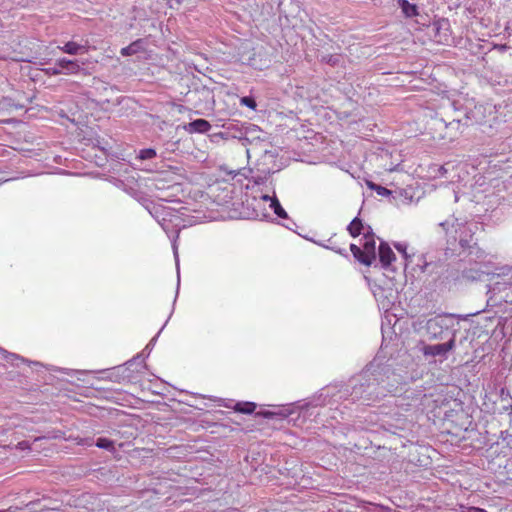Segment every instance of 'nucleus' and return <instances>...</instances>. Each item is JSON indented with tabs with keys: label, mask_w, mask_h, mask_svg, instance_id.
I'll list each match as a JSON object with an SVG mask.
<instances>
[{
	"label": "nucleus",
	"mask_w": 512,
	"mask_h": 512,
	"mask_svg": "<svg viewBox=\"0 0 512 512\" xmlns=\"http://www.w3.org/2000/svg\"><path fill=\"white\" fill-rule=\"evenodd\" d=\"M508 279H509L510 286L512 287V274H511V277Z\"/></svg>",
	"instance_id": "nucleus-41"
},
{
	"label": "nucleus",
	"mask_w": 512,
	"mask_h": 512,
	"mask_svg": "<svg viewBox=\"0 0 512 512\" xmlns=\"http://www.w3.org/2000/svg\"><path fill=\"white\" fill-rule=\"evenodd\" d=\"M157 336H158V335H156L154 338H152V339L150 340V342H149V343L147 344V346L145 347L144 351H148V353L151 351V349H152L153 345H154V344H155V342H156Z\"/></svg>",
	"instance_id": "nucleus-30"
},
{
	"label": "nucleus",
	"mask_w": 512,
	"mask_h": 512,
	"mask_svg": "<svg viewBox=\"0 0 512 512\" xmlns=\"http://www.w3.org/2000/svg\"><path fill=\"white\" fill-rule=\"evenodd\" d=\"M233 409L243 414H251L256 409V404L253 402H238L233 406Z\"/></svg>",
	"instance_id": "nucleus-15"
},
{
	"label": "nucleus",
	"mask_w": 512,
	"mask_h": 512,
	"mask_svg": "<svg viewBox=\"0 0 512 512\" xmlns=\"http://www.w3.org/2000/svg\"><path fill=\"white\" fill-rule=\"evenodd\" d=\"M18 447L20 449H27V448H29V444L26 441H21V442L18 443Z\"/></svg>",
	"instance_id": "nucleus-33"
},
{
	"label": "nucleus",
	"mask_w": 512,
	"mask_h": 512,
	"mask_svg": "<svg viewBox=\"0 0 512 512\" xmlns=\"http://www.w3.org/2000/svg\"><path fill=\"white\" fill-rule=\"evenodd\" d=\"M499 280L495 281L489 286L488 293L493 295H499L500 300H504L505 302L512 301L510 292L512 294V287L510 286L508 278H499Z\"/></svg>",
	"instance_id": "nucleus-6"
},
{
	"label": "nucleus",
	"mask_w": 512,
	"mask_h": 512,
	"mask_svg": "<svg viewBox=\"0 0 512 512\" xmlns=\"http://www.w3.org/2000/svg\"><path fill=\"white\" fill-rule=\"evenodd\" d=\"M142 205L149 214L159 223L168 237L173 241V250L176 258L177 275H179V260L177 254L176 240L179 237L181 228L185 227L182 213L178 210L165 206L161 203H155L148 199H143ZM180 276H178V282Z\"/></svg>",
	"instance_id": "nucleus-2"
},
{
	"label": "nucleus",
	"mask_w": 512,
	"mask_h": 512,
	"mask_svg": "<svg viewBox=\"0 0 512 512\" xmlns=\"http://www.w3.org/2000/svg\"><path fill=\"white\" fill-rule=\"evenodd\" d=\"M455 335H456V331L453 330L452 336L447 342L424 346L423 354L425 356H432V357L442 356V357L446 358L447 353L455 348Z\"/></svg>",
	"instance_id": "nucleus-5"
},
{
	"label": "nucleus",
	"mask_w": 512,
	"mask_h": 512,
	"mask_svg": "<svg viewBox=\"0 0 512 512\" xmlns=\"http://www.w3.org/2000/svg\"><path fill=\"white\" fill-rule=\"evenodd\" d=\"M222 405H223L224 407H226V408H230V407H231V406H230L229 404H227V403H223Z\"/></svg>",
	"instance_id": "nucleus-40"
},
{
	"label": "nucleus",
	"mask_w": 512,
	"mask_h": 512,
	"mask_svg": "<svg viewBox=\"0 0 512 512\" xmlns=\"http://www.w3.org/2000/svg\"><path fill=\"white\" fill-rule=\"evenodd\" d=\"M425 397V394L422 393V391H419L418 393L406 392L405 398L412 400L411 403L407 404L408 406H417L422 403V399Z\"/></svg>",
	"instance_id": "nucleus-19"
},
{
	"label": "nucleus",
	"mask_w": 512,
	"mask_h": 512,
	"mask_svg": "<svg viewBox=\"0 0 512 512\" xmlns=\"http://www.w3.org/2000/svg\"><path fill=\"white\" fill-rule=\"evenodd\" d=\"M44 500H37V501H32V502H29L26 507H28L31 511H34V512H40V511H43V510H46V509H50L46 504H43Z\"/></svg>",
	"instance_id": "nucleus-21"
},
{
	"label": "nucleus",
	"mask_w": 512,
	"mask_h": 512,
	"mask_svg": "<svg viewBox=\"0 0 512 512\" xmlns=\"http://www.w3.org/2000/svg\"><path fill=\"white\" fill-rule=\"evenodd\" d=\"M56 65L62 70V74L75 75L81 70V66L77 60H70L67 58H60L56 61Z\"/></svg>",
	"instance_id": "nucleus-9"
},
{
	"label": "nucleus",
	"mask_w": 512,
	"mask_h": 512,
	"mask_svg": "<svg viewBox=\"0 0 512 512\" xmlns=\"http://www.w3.org/2000/svg\"><path fill=\"white\" fill-rule=\"evenodd\" d=\"M454 326L453 315H437L427 320L425 332L429 340H443L445 333Z\"/></svg>",
	"instance_id": "nucleus-4"
},
{
	"label": "nucleus",
	"mask_w": 512,
	"mask_h": 512,
	"mask_svg": "<svg viewBox=\"0 0 512 512\" xmlns=\"http://www.w3.org/2000/svg\"><path fill=\"white\" fill-rule=\"evenodd\" d=\"M142 354L137 355L132 360H129L125 363V369H130L134 365H142L143 363Z\"/></svg>",
	"instance_id": "nucleus-25"
},
{
	"label": "nucleus",
	"mask_w": 512,
	"mask_h": 512,
	"mask_svg": "<svg viewBox=\"0 0 512 512\" xmlns=\"http://www.w3.org/2000/svg\"><path fill=\"white\" fill-rule=\"evenodd\" d=\"M48 75H59L62 74V70L56 64L53 67H49L45 70Z\"/></svg>",
	"instance_id": "nucleus-28"
},
{
	"label": "nucleus",
	"mask_w": 512,
	"mask_h": 512,
	"mask_svg": "<svg viewBox=\"0 0 512 512\" xmlns=\"http://www.w3.org/2000/svg\"><path fill=\"white\" fill-rule=\"evenodd\" d=\"M509 396V392H506V395H504V398H507Z\"/></svg>",
	"instance_id": "nucleus-44"
},
{
	"label": "nucleus",
	"mask_w": 512,
	"mask_h": 512,
	"mask_svg": "<svg viewBox=\"0 0 512 512\" xmlns=\"http://www.w3.org/2000/svg\"><path fill=\"white\" fill-rule=\"evenodd\" d=\"M58 49L69 55H79L88 52L87 45L78 44L74 41H68L63 46H58Z\"/></svg>",
	"instance_id": "nucleus-11"
},
{
	"label": "nucleus",
	"mask_w": 512,
	"mask_h": 512,
	"mask_svg": "<svg viewBox=\"0 0 512 512\" xmlns=\"http://www.w3.org/2000/svg\"><path fill=\"white\" fill-rule=\"evenodd\" d=\"M240 103L248 108L255 109L257 104L256 101L249 96L242 97Z\"/></svg>",
	"instance_id": "nucleus-24"
},
{
	"label": "nucleus",
	"mask_w": 512,
	"mask_h": 512,
	"mask_svg": "<svg viewBox=\"0 0 512 512\" xmlns=\"http://www.w3.org/2000/svg\"><path fill=\"white\" fill-rule=\"evenodd\" d=\"M366 184L371 190H374L379 196H389L391 194V191L389 189L381 185L375 184L372 181H367Z\"/></svg>",
	"instance_id": "nucleus-18"
},
{
	"label": "nucleus",
	"mask_w": 512,
	"mask_h": 512,
	"mask_svg": "<svg viewBox=\"0 0 512 512\" xmlns=\"http://www.w3.org/2000/svg\"><path fill=\"white\" fill-rule=\"evenodd\" d=\"M439 171H440L441 174H445L447 172V169L444 166H441L439 168Z\"/></svg>",
	"instance_id": "nucleus-38"
},
{
	"label": "nucleus",
	"mask_w": 512,
	"mask_h": 512,
	"mask_svg": "<svg viewBox=\"0 0 512 512\" xmlns=\"http://www.w3.org/2000/svg\"><path fill=\"white\" fill-rule=\"evenodd\" d=\"M16 510H18V508H17V507H15V508L10 507V508H8L7 510H0V512H14V511H16Z\"/></svg>",
	"instance_id": "nucleus-36"
},
{
	"label": "nucleus",
	"mask_w": 512,
	"mask_h": 512,
	"mask_svg": "<svg viewBox=\"0 0 512 512\" xmlns=\"http://www.w3.org/2000/svg\"><path fill=\"white\" fill-rule=\"evenodd\" d=\"M504 394H505V391H504V389H502V390H501V395H502V397L504 396Z\"/></svg>",
	"instance_id": "nucleus-42"
},
{
	"label": "nucleus",
	"mask_w": 512,
	"mask_h": 512,
	"mask_svg": "<svg viewBox=\"0 0 512 512\" xmlns=\"http://www.w3.org/2000/svg\"><path fill=\"white\" fill-rule=\"evenodd\" d=\"M398 3L406 17L412 18L418 15V7L415 4L410 3L408 0H399Z\"/></svg>",
	"instance_id": "nucleus-12"
},
{
	"label": "nucleus",
	"mask_w": 512,
	"mask_h": 512,
	"mask_svg": "<svg viewBox=\"0 0 512 512\" xmlns=\"http://www.w3.org/2000/svg\"><path fill=\"white\" fill-rule=\"evenodd\" d=\"M388 372L389 370L384 374H374L370 369L363 371L351 381L350 400L352 402L362 401L369 405L371 402L385 397L387 393H396L397 386L387 381L389 379V375H386Z\"/></svg>",
	"instance_id": "nucleus-1"
},
{
	"label": "nucleus",
	"mask_w": 512,
	"mask_h": 512,
	"mask_svg": "<svg viewBox=\"0 0 512 512\" xmlns=\"http://www.w3.org/2000/svg\"><path fill=\"white\" fill-rule=\"evenodd\" d=\"M379 260L384 269H388L393 261H395L396 256L392 251L389 244L386 242H381L378 249Z\"/></svg>",
	"instance_id": "nucleus-8"
},
{
	"label": "nucleus",
	"mask_w": 512,
	"mask_h": 512,
	"mask_svg": "<svg viewBox=\"0 0 512 512\" xmlns=\"http://www.w3.org/2000/svg\"><path fill=\"white\" fill-rule=\"evenodd\" d=\"M211 124L205 119H196L184 126V129L192 133H207L211 129Z\"/></svg>",
	"instance_id": "nucleus-10"
},
{
	"label": "nucleus",
	"mask_w": 512,
	"mask_h": 512,
	"mask_svg": "<svg viewBox=\"0 0 512 512\" xmlns=\"http://www.w3.org/2000/svg\"><path fill=\"white\" fill-rule=\"evenodd\" d=\"M350 250H351L354 258L361 263V259H363V257H364L363 249L358 247L356 244H351Z\"/></svg>",
	"instance_id": "nucleus-22"
},
{
	"label": "nucleus",
	"mask_w": 512,
	"mask_h": 512,
	"mask_svg": "<svg viewBox=\"0 0 512 512\" xmlns=\"http://www.w3.org/2000/svg\"><path fill=\"white\" fill-rule=\"evenodd\" d=\"M270 208L274 211V213L279 218H287L288 217L286 211L282 208V206L275 194L273 195V199H271Z\"/></svg>",
	"instance_id": "nucleus-16"
},
{
	"label": "nucleus",
	"mask_w": 512,
	"mask_h": 512,
	"mask_svg": "<svg viewBox=\"0 0 512 512\" xmlns=\"http://www.w3.org/2000/svg\"><path fill=\"white\" fill-rule=\"evenodd\" d=\"M0 353H3L5 354V357L6 358H11V359H20L19 356L15 355V354H8L5 350L1 349L0 348Z\"/></svg>",
	"instance_id": "nucleus-31"
},
{
	"label": "nucleus",
	"mask_w": 512,
	"mask_h": 512,
	"mask_svg": "<svg viewBox=\"0 0 512 512\" xmlns=\"http://www.w3.org/2000/svg\"><path fill=\"white\" fill-rule=\"evenodd\" d=\"M143 48V40L138 39L134 42H132L130 45L123 47L120 50V54L124 57L132 56L138 53Z\"/></svg>",
	"instance_id": "nucleus-13"
},
{
	"label": "nucleus",
	"mask_w": 512,
	"mask_h": 512,
	"mask_svg": "<svg viewBox=\"0 0 512 512\" xmlns=\"http://www.w3.org/2000/svg\"><path fill=\"white\" fill-rule=\"evenodd\" d=\"M439 226L445 232L449 243L458 241L463 250H471L476 246L475 234L479 229L476 222L460 221L452 217L439 223Z\"/></svg>",
	"instance_id": "nucleus-3"
},
{
	"label": "nucleus",
	"mask_w": 512,
	"mask_h": 512,
	"mask_svg": "<svg viewBox=\"0 0 512 512\" xmlns=\"http://www.w3.org/2000/svg\"><path fill=\"white\" fill-rule=\"evenodd\" d=\"M394 246H395L396 250L403 255V257L405 258L406 261H408L410 259L411 256L407 253V244L396 243Z\"/></svg>",
	"instance_id": "nucleus-23"
},
{
	"label": "nucleus",
	"mask_w": 512,
	"mask_h": 512,
	"mask_svg": "<svg viewBox=\"0 0 512 512\" xmlns=\"http://www.w3.org/2000/svg\"><path fill=\"white\" fill-rule=\"evenodd\" d=\"M438 27H437V30H445V31H448L449 30V23L447 20H441L437 23Z\"/></svg>",
	"instance_id": "nucleus-29"
},
{
	"label": "nucleus",
	"mask_w": 512,
	"mask_h": 512,
	"mask_svg": "<svg viewBox=\"0 0 512 512\" xmlns=\"http://www.w3.org/2000/svg\"><path fill=\"white\" fill-rule=\"evenodd\" d=\"M273 414H274V413H272V412H270V411H266V412H264L262 415H263L264 417H266V418H270V417H272V416H273Z\"/></svg>",
	"instance_id": "nucleus-35"
},
{
	"label": "nucleus",
	"mask_w": 512,
	"mask_h": 512,
	"mask_svg": "<svg viewBox=\"0 0 512 512\" xmlns=\"http://www.w3.org/2000/svg\"><path fill=\"white\" fill-rule=\"evenodd\" d=\"M260 199L264 200V201H270L271 202V199H273V197L267 195V194H262L260 195Z\"/></svg>",
	"instance_id": "nucleus-34"
},
{
	"label": "nucleus",
	"mask_w": 512,
	"mask_h": 512,
	"mask_svg": "<svg viewBox=\"0 0 512 512\" xmlns=\"http://www.w3.org/2000/svg\"><path fill=\"white\" fill-rule=\"evenodd\" d=\"M467 512H487L486 510L478 507H469Z\"/></svg>",
	"instance_id": "nucleus-32"
},
{
	"label": "nucleus",
	"mask_w": 512,
	"mask_h": 512,
	"mask_svg": "<svg viewBox=\"0 0 512 512\" xmlns=\"http://www.w3.org/2000/svg\"><path fill=\"white\" fill-rule=\"evenodd\" d=\"M428 266H429V263L425 262V263L420 267L421 271H422V272H425V271L427 270V267H428Z\"/></svg>",
	"instance_id": "nucleus-37"
},
{
	"label": "nucleus",
	"mask_w": 512,
	"mask_h": 512,
	"mask_svg": "<svg viewBox=\"0 0 512 512\" xmlns=\"http://www.w3.org/2000/svg\"><path fill=\"white\" fill-rule=\"evenodd\" d=\"M509 396V392H506V395H504V398H507Z\"/></svg>",
	"instance_id": "nucleus-43"
},
{
	"label": "nucleus",
	"mask_w": 512,
	"mask_h": 512,
	"mask_svg": "<svg viewBox=\"0 0 512 512\" xmlns=\"http://www.w3.org/2000/svg\"><path fill=\"white\" fill-rule=\"evenodd\" d=\"M264 173H265V175H264V176H257V177H253V178H252V179H253L254 184H256V185L263 184V183L266 181V179H267V175H269V174L271 173V171H270V170H267V171H265Z\"/></svg>",
	"instance_id": "nucleus-27"
},
{
	"label": "nucleus",
	"mask_w": 512,
	"mask_h": 512,
	"mask_svg": "<svg viewBox=\"0 0 512 512\" xmlns=\"http://www.w3.org/2000/svg\"><path fill=\"white\" fill-rule=\"evenodd\" d=\"M157 155L156 153V150L153 149V148H146V149H141L138 153V158L140 160H149V159H152V158H155Z\"/></svg>",
	"instance_id": "nucleus-20"
},
{
	"label": "nucleus",
	"mask_w": 512,
	"mask_h": 512,
	"mask_svg": "<svg viewBox=\"0 0 512 512\" xmlns=\"http://www.w3.org/2000/svg\"><path fill=\"white\" fill-rule=\"evenodd\" d=\"M364 243H363V253L364 257L361 259V263L370 266L372 262L376 259V250H375V240L370 232L364 233Z\"/></svg>",
	"instance_id": "nucleus-7"
},
{
	"label": "nucleus",
	"mask_w": 512,
	"mask_h": 512,
	"mask_svg": "<svg viewBox=\"0 0 512 512\" xmlns=\"http://www.w3.org/2000/svg\"><path fill=\"white\" fill-rule=\"evenodd\" d=\"M363 229L364 226L362 220L358 217H355L347 227V230L352 237L359 236Z\"/></svg>",
	"instance_id": "nucleus-14"
},
{
	"label": "nucleus",
	"mask_w": 512,
	"mask_h": 512,
	"mask_svg": "<svg viewBox=\"0 0 512 512\" xmlns=\"http://www.w3.org/2000/svg\"><path fill=\"white\" fill-rule=\"evenodd\" d=\"M461 125L460 119H452L450 122L446 123L445 126L450 129L459 130Z\"/></svg>",
	"instance_id": "nucleus-26"
},
{
	"label": "nucleus",
	"mask_w": 512,
	"mask_h": 512,
	"mask_svg": "<svg viewBox=\"0 0 512 512\" xmlns=\"http://www.w3.org/2000/svg\"><path fill=\"white\" fill-rule=\"evenodd\" d=\"M404 399L405 398L398 400L397 401V406H404V403H403Z\"/></svg>",
	"instance_id": "nucleus-39"
},
{
	"label": "nucleus",
	"mask_w": 512,
	"mask_h": 512,
	"mask_svg": "<svg viewBox=\"0 0 512 512\" xmlns=\"http://www.w3.org/2000/svg\"><path fill=\"white\" fill-rule=\"evenodd\" d=\"M95 445L100 449H104L110 452L115 451L114 442L108 438H98Z\"/></svg>",
	"instance_id": "nucleus-17"
}]
</instances>
